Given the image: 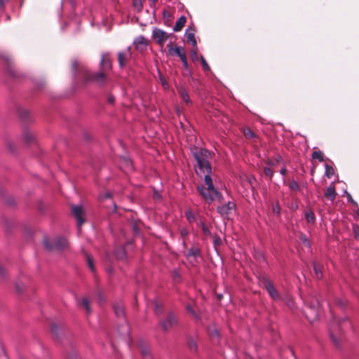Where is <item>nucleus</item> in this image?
Returning a JSON list of instances; mask_svg holds the SVG:
<instances>
[{
  "label": "nucleus",
  "mask_w": 359,
  "mask_h": 359,
  "mask_svg": "<svg viewBox=\"0 0 359 359\" xmlns=\"http://www.w3.org/2000/svg\"><path fill=\"white\" fill-rule=\"evenodd\" d=\"M194 156L197 163L196 172L198 175H204V184L198 187V190L203 198L208 203L212 202L215 199L222 201V195L213 185L212 180L210 176L212 168L209 162L210 153L206 149H200L194 154Z\"/></svg>",
  "instance_id": "f257e3e1"
},
{
  "label": "nucleus",
  "mask_w": 359,
  "mask_h": 359,
  "mask_svg": "<svg viewBox=\"0 0 359 359\" xmlns=\"http://www.w3.org/2000/svg\"><path fill=\"white\" fill-rule=\"evenodd\" d=\"M351 328V323L346 317L334 321L330 327V334L333 343L337 346H339L341 341V335Z\"/></svg>",
  "instance_id": "f03ea898"
},
{
  "label": "nucleus",
  "mask_w": 359,
  "mask_h": 359,
  "mask_svg": "<svg viewBox=\"0 0 359 359\" xmlns=\"http://www.w3.org/2000/svg\"><path fill=\"white\" fill-rule=\"evenodd\" d=\"M43 245L48 250H62L67 247L68 242L66 238L62 237H58L53 242H50L48 239L46 238L43 240Z\"/></svg>",
  "instance_id": "7ed1b4c3"
},
{
  "label": "nucleus",
  "mask_w": 359,
  "mask_h": 359,
  "mask_svg": "<svg viewBox=\"0 0 359 359\" xmlns=\"http://www.w3.org/2000/svg\"><path fill=\"white\" fill-rule=\"evenodd\" d=\"M217 212L224 218H229L236 213V205L233 201H229L225 204L219 205L217 208Z\"/></svg>",
  "instance_id": "20e7f679"
},
{
  "label": "nucleus",
  "mask_w": 359,
  "mask_h": 359,
  "mask_svg": "<svg viewBox=\"0 0 359 359\" xmlns=\"http://www.w3.org/2000/svg\"><path fill=\"white\" fill-rule=\"evenodd\" d=\"M172 34H167L165 31L155 28L152 32V37L155 42L158 44L161 48L163 46L165 41L171 36Z\"/></svg>",
  "instance_id": "39448f33"
},
{
  "label": "nucleus",
  "mask_w": 359,
  "mask_h": 359,
  "mask_svg": "<svg viewBox=\"0 0 359 359\" xmlns=\"http://www.w3.org/2000/svg\"><path fill=\"white\" fill-rule=\"evenodd\" d=\"M319 307L320 303L317 301L316 303L307 307L306 310L304 311L306 318L310 322H313L318 318L320 315Z\"/></svg>",
  "instance_id": "423d86ee"
},
{
  "label": "nucleus",
  "mask_w": 359,
  "mask_h": 359,
  "mask_svg": "<svg viewBox=\"0 0 359 359\" xmlns=\"http://www.w3.org/2000/svg\"><path fill=\"white\" fill-rule=\"evenodd\" d=\"M83 79L85 82L90 80H93L97 82L100 86H103L105 83V76L102 72H99L95 74H93L88 70H85Z\"/></svg>",
  "instance_id": "0eeeda50"
},
{
  "label": "nucleus",
  "mask_w": 359,
  "mask_h": 359,
  "mask_svg": "<svg viewBox=\"0 0 359 359\" xmlns=\"http://www.w3.org/2000/svg\"><path fill=\"white\" fill-rule=\"evenodd\" d=\"M201 257V252L198 248H191L189 249L188 252L187 254V258L188 259L189 263L195 266L198 264V258Z\"/></svg>",
  "instance_id": "6e6552de"
},
{
  "label": "nucleus",
  "mask_w": 359,
  "mask_h": 359,
  "mask_svg": "<svg viewBox=\"0 0 359 359\" xmlns=\"http://www.w3.org/2000/svg\"><path fill=\"white\" fill-rule=\"evenodd\" d=\"M72 212L75 219H76L77 228L80 230L82 224L84 222L83 218V209L80 205H72Z\"/></svg>",
  "instance_id": "1a4fd4ad"
},
{
  "label": "nucleus",
  "mask_w": 359,
  "mask_h": 359,
  "mask_svg": "<svg viewBox=\"0 0 359 359\" xmlns=\"http://www.w3.org/2000/svg\"><path fill=\"white\" fill-rule=\"evenodd\" d=\"M263 284L264 286V288L268 292L270 297L274 299L278 300L280 299V294L272 284V283L269 279H264Z\"/></svg>",
  "instance_id": "9d476101"
},
{
  "label": "nucleus",
  "mask_w": 359,
  "mask_h": 359,
  "mask_svg": "<svg viewBox=\"0 0 359 359\" xmlns=\"http://www.w3.org/2000/svg\"><path fill=\"white\" fill-rule=\"evenodd\" d=\"M167 47L168 48V54L171 56H177L181 58L186 56L185 49L182 46H176L173 47L172 46V43H170L167 45Z\"/></svg>",
  "instance_id": "9b49d317"
},
{
  "label": "nucleus",
  "mask_w": 359,
  "mask_h": 359,
  "mask_svg": "<svg viewBox=\"0 0 359 359\" xmlns=\"http://www.w3.org/2000/svg\"><path fill=\"white\" fill-rule=\"evenodd\" d=\"M133 45L136 50L143 51L147 46V40L144 36H139L134 39Z\"/></svg>",
  "instance_id": "f8f14e48"
},
{
  "label": "nucleus",
  "mask_w": 359,
  "mask_h": 359,
  "mask_svg": "<svg viewBox=\"0 0 359 359\" xmlns=\"http://www.w3.org/2000/svg\"><path fill=\"white\" fill-rule=\"evenodd\" d=\"M177 323V321L175 316L172 313H170L166 319L162 322V327L164 330H168L175 326Z\"/></svg>",
  "instance_id": "ddd939ff"
},
{
  "label": "nucleus",
  "mask_w": 359,
  "mask_h": 359,
  "mask_svg": "<svg viewBox=\"0 0 359 359\" xmlns=\"http://www.w3.org/2000/svg\"><path fill=\"white\" fill-rule=\"evenodd\" d=\"M337 193L335 191V187L333 184H331L327 189L325 192V196L326 198L333 202L336 198Z\"/></svg>",
  "instance_id": "4468645a"
},
{
  "label": "nucleus",
  "mask_w": 359,
  "mask_h": 359,
  "mask_svg": "<svg viewBox=\"0 0 359 359\" xmlns=\"http://www.w3.org/2000/svg\"><path fill=\"white\" fill-rule=\"evenodd\" d=\"M180 98L185 102L187 104H190L191 101L189 98V94L184 88L181 87L177 90Z\"/></svg>",
  "instance_id": "2eb2a0df"
},
{
  "label": "nucleus",
  "mask_w": 359,
  "mask_h": 359,
  "mask_svg": "<svg viewBox=\"0 0 359 359\" xmlns=\"http://www.w3.org/2000/svg\"><path fill=\"white\" fill-rule=\"evenodd\" d=\"M186 21L187 18L185 16L180 17L174 25L173 30L175 32H180L184 26Z\"/></svg>",
  "instance_id": "dca6fc26"
},
{
  "label": "nucleus",
  "mask_w": 359,
  "mask_h": 359,
  "mask_svg": "<svg viewBox=\"0 0 359 359\" xmlns=\"http://www.w3.org/2000/svg\"><path fill=\"white\" fill-rule=\"evenodd\" d=\"M100 65L102 66V68L104 69H110L111 67V63L110 60L108 58L107 55L102 54V59L100 61Z\"/></svg>",
  "instance_id": "f3484780"
},
{
  "label": "nucleus",
  "mask_w": 359,
  "mask_h": 359,
  "mask_svg": "<svg viewBox=\"0 0 359 359\" xmlns=\"http://www.w3.org/2000/svg\"><path fill=\"white\" fill-rule=\"evenodd\" d=\"M114 313L116 316L120 317V318L124 317V310H123V307L122 306V305L115 304L114 306Z\"/></svg>",
  "instance_id": "a211bd4d"
},
{
  "label": "nucleus",
  "mask_w": 359,
  "mask_h": 359,
  "mask_svg": "<svg viewBox=\"0 0 359 359\" xmlns=\"http://www.w3.org/2000/svg\"><path fill=\"white\" fill-rule=\"evenodd\" d=\"M187 41L188 43H191L193 47L196 46V40L195 39V35L192 32H186L185 34Z\"/></svg>",
  "instance_id": "6ab92c4d"
},
{
  "label": "nucleus",
  "mask_w": 359,
  "mask_h": 359,
  "mask_svg": "<svg viewBox=\"0 0 359 359\" xmlns=\"http://www.w3.org/2000/svg\"><path fill=\"white\" fill-rule=\"evenodd\" d=\"M184 215L189 223H194L196 219L195 214L191 210H187Z\"/></svg>",
  "instance_id": "aec40b11"
},
{
  "label": "nucleus",
  "mask_w": 359,
  "mask_h": 359,
  "mask_svg": "<svg viewBox=\"0 0 359 359\" xmlns=\"http://www.w3.org/2000/svg\"><path fill=\"white\" fill-rule=\"evenodd\" d=\"M314 272L316 274V277L318 279H321L323 278V272L321 266L317 263L313 264Z\"/></svg>",
  "instance_id": "412c9836"
},
{
  "label": "nucleus",
  "mask_w": 359,
  "mask_h": 359,
  "mask_svg": "<svg viewBox=\"0 0 359 359\" xmlns=\"http://www.w3.org/2000/svg\"><path fill=\"white\" fill-rule=\"evenodd\" d=\"M243 133L245 137L249 140L253 139L256 136L255 134L249 128H244L243 129Z\"/></svg>",
  "instance_id": "4be33fe9"
},
{
  "label": "nucleus",
  "mask_w": 359,
  "mask_h": 359,
  "mask_svg": "<svg viewBox=\"0 0 359 359\" xmlns=\"http://www.w3.org/2000/svg\"><path fill=\"white\" fill-rule=\"evenodd\" d=\"M305 219L308 223L313 224L316 221L314 213L312 211H309L305 213Z\"/></svg>",
  "instance_id": "5701e85b"
},
{
  "label": "nucleus",
  "mask_w": 359,
  "mask_h": 359,
  "mask_svg": "<svg viewBox=\"0 0 359 359\" xmlns=\"http://www.w3.org/2000/svg\"><path fill=\"white\" fill-rule=\"evenodd\" d=\"M208 332L212 338L215 337V338L218 339L219 337V332L215 327H208Z\"/></svg>",
  "instance_id": "b1692460"
},
{
  "label": "nucleus",
  "mask_w": 359,
  "mask_h": 359,
  "mask_svg": "<svg viewBox=\"0 0 359 359\" xmlns=\"http://www.w3.org/2000/svg\"><path fill=\"white\" fill-rule=\"evenodd\" d=\"M118 61L120 67H123L126 64V53L123 52H119L118 53Z\"/></svg>",
  "instance_id": "393cba45"
},
{
  "label": "nucleus",
  "mask_w": 359,
  "mask_h": 359,
  "mask_svg": "<svg viewBox=\"0 0 359 359\" xmlns=\"http://www.w3.org/2000/svg\"><path fill=\"white\" fill-rule=\"evenodd\" d=\"M115 256L119 259L126 258V253L123 248H120L115 252Z\"/></svg>",
  "instance_id": "a878e982"
},
{
  "label": "nucleus",
  "mask_w": 359,
  "mask_h": 359,
  "mask_svg": "<svg viewBox=\"0 0 359 359\" xmlns=\"http://www.w3.org/2000/svg\"><path fill=\"white\" fill-rule=\"evenodd\" d=\"M188 345L191 351L196 352L197 351V344L194 339L189 340Z\"/></svg>",
  "instance_id": "bb28decb"
},
{
  "label": "nucleus",
  "mask_w": 359,
  "mask_h": 359,
  "mask_svg": "<svg viewBox=\"0 0 359 359\" xmlns=\"http://www.w3.org/2000/svg\"><path fill=\"white\" fill-rule=\"evenodd\" d=\"M325 175L327 177L331 178L334 175V169L332 166L325 164Z\"/></svg>",
  "instance_id": "cd10ccee"
},
{
  "label": "nucleus",
  "mask_w": 359,
  "mask_h": 359,
  "mask_svg": "<svg viewBox=\"0 0 359 359\" xmlns=\"http://www.w3.org/2000/svg\"><path fill=\"white\" fill-rule=\"evenodd\" d=\"M81 304H82L83 307L85 309L86 311L88 313H90V304H89V302H88V299L86 298H83L82 299Z\"/></svg>",
  "instance_id": "c85d7f7f"
},
{
  "label": "nucleus",
  "mask_w": 359,
  "mask_h": 359,
  "mask_svg": "<svg viewBox=\"0 0 359 359\" xmlns=\"http://www.w3.org/2000/svg\"><path fill=\"white\" fill-rule=\"evenodd\" d=\"M312 157L314 159H318L319 161H323V154L320 151H316L313 152Z\"/></svg>",
  "instance_id": "c756f323"
},
{
  "label": "nucleus",
  "mask_w": 359,
  "mask_h": 359,
  "mask_svg": "<svg viewBox=\"0 0 359 359\" xmlns=\"http://www.w3.org/2000/svg\"><path fill=\"white\" fill-rule=\"evenodd\" d=\"M264 173L266 177H269L270 180H271L273 176V171L270 167H265L264 168Z\"/></svg>",
  "instance_id": "7c9ffc66"
},
{
  "label": "nucleus",
  "mask_w": 359,
  "mask_h": 359,
  "mask_svg": "<svg viewBox=\"0 0 359 359\" xmlns=\"http://www.w3.org/2000/svg\"><path fill=\"white\" fill-rule=\"evenodd\" d=\"M299 238L301 240V241L308 248H310L311 247V243H310V241L307 238V237L306 236V235H304V233H301L300 236H299Z\"/></svg>",
  "instance_id": "2f4dec72"
},
{
  "label": "nucleus",
  "mask_w": 359,
  "mask_h": 359,
  "mask_svg": "<svg viewBox=\"0 0 359 359\" xmlns=\"http://www.w3.org/2000/svg\"><path fill=\"white\" fill-rule=\"evenodd\" d=\"M201 65H202V67H203V70L204 71L210 70V67L203 56L201 57Z\"/></svg>",
  "instance_id": "473e14b6"
},
{
  "label": "nucleus",
  "mask_w": 359,
  "mask_h": 359,
  "mask_svg": "<svg viewBox=\"0 0 359 359\" xmlns=\"http://www.w3.org/2000/svg\"><path fill=\"white\" fill-rule=\"evenodd\" d=\"M191 58L193 61H197L198 60V53H197V49L195 47V48L192 49L191 50Z\"/></svg>",
  "instance_id": "72a5a7b5"
},
{
  "label": "nucleus",
  "mask_w": 359,
  "mask_h": 359,
  "mask_svg": "<svg viewBox=\"0 0 359 359\" xmlns=\"http://www.w3.org/2000/svg\"><path fill=\"white\" fill-rule=\"evenodd\" d=\"M87 262H88V267L90 269V270L93 272H94L95 271V266H94V264H93V261L92 258L89 255L87 256Z\"/></svg>",
  "instance_id": "f704fd0d"
},
{
  "label": "nucleus",
  "mask_w": 359,
  "mask_h": 359,
  "mask_svg": "<svg viewBox=\"0 0 359 359\" xmlns=\"http://www.w3.org/2000/svg\"><path fill=\"white\" fill-rule=\"evenodd\" d=\"M289 187L292 190H294V191H297L299 189V186L298 183L295 181H292V182H290Z\"/></svg>",
  "instance_id": "c9c22d12"
},
{
  "label": "nucleus",
  "mask_w": 359,
  "mask_h": 359,
  "mask_svg": "<svg viewBox=\"0 0 359 359\" xmlns=\"http://www.w3.org/2000/svg\"><path fill=\"white\" fill-rule=\"evenodd\" d=\"M201 228H202V230H203V233L205 235H210V231L208 229V226L203 222H201Z\"/></svg>",
  "instance_id": "e433bc0d"
},
{
  "label": "nucleus",
  "mask_w": 359,
  "mask_h": 359,
  "mask_svg": "<svg viewBox=\"0 0 359 359\" xmlns=\"http://www.w3.org/2000/svg\"><path fill=\"white\" fill-rule=\"evenodd\" d=\"M25 139L27 143H30L34 140V137L31 133H27L25 135Z\"/></svg>",
  "instance_id": "4c0bfd02"
},
{
  "label": "nucleus",
  "mask_w": 359,
  "mask_h": 359,
  "mask_svg": "<svg viewBox=\"0 0 359 359\" xmlns=\"http://www.w3.org/2000/svg\"><path fill=\"white\" fill-rule=\"evenodd\" d=\"M133 6L135 7L137 10H140L142 8V4L140 0H134L133 1Z\"/></svg>",
  "instance_id": "58836bf2"
},
{
  "label": "nucleus",
  "mask_w": 359,
  "mask_h": 359,
  "mask_svg": "<svg viewBox=\"0 0 359 359\" xmlns=\"http://www.w3.org/2000/svg\"><path fill=\"white\" fill-rule=\"evenodd\" d=\"M345 193H346V195H347L348 201L349 202H351L353 205H355V206H358V203H357V202H356V201H355L352 198L351 195L349 193H348L346 191H345Z\"/></svg>",
  "instance_id": "ea45409f"
},
{
  "label": "nucleus",
  "mask_w": 359,
  "mask_h": 359,
  "mask_svg": "<svg viewBox=\"0 0 359 359\" xmlns=\"http://www.w3.org/2000/svg\"><path fill=\"white\" fill-rule=\"evenodd\" d=\"M160 81L161 82L162 86L165 88H168L169 87V85H168V82L166 81L165 79L161 75H160Z\"/></svg>",
  "instance_id": "a19ab883"
},
{
  "label": "nucleus",
  "mask_w": 359,
  "mask_h": 359,
  "mask_svg": "<svg viewBox=\"0 0 359 359\" xmlns=\"http://www.w3.org/2000/svg\"><path fill=\"white\" fill-rule=\"evenodd\" d=\"M72 71L74 72V74H76V68L78 67V62L76 60H73L72 62Z\"/></svg>",
  "instance_id": "79ce46f5"
},
{
  "label": "nucleus",
  "mask_w": 359,
  "mask_h": 359,
  "mask_svg": "<svg viewBox=\"0 0 359 359\" xmlns=\"http://www.w3.org/2000/svg\"><path fill=\"white\" fill-rule=\"evenodd\" d=\"M180 60L182 62L184 68L187 69L188 68V62H187V57L184 56V57L181 58Z\"/></svg>",
  "instance_id": "37998d69"
},
{
  "label": "nucleus",
  "mask_w": 359,
  "mask_h": 359,
  "mask_svg": "<svg viewBox=\"0 0 359 359\" xmlns=\"http://www.w3.org/2000/svg\"><path fill=\"white\" fill-rule=\"evenodd\" d=\"M187 311H188L189 313H191L193 316H195L194 310V309L192 308V306H191L188 305V306H187Z\"/></svg>",
  "instance_id": "c03bdc74"
},
{
  "label": "nucleus",
  "mask_w": 359,
  "mask_h": 359,
  "mask_svg": "<svg viewBox=\"0 0 359 359\" xmlns=\"http://www.w3.org/2000/svg\"><path fill=\"white\" fill-rule=\"evenodd\" d=\"M181 236L185 237L188 235L189 232L186 229H182L180 231Z\"/></svg>",
  "instance_id": "a18cd8bd"
},
{
  "label": "nucleus",
  "mask_w": 359,
  "mask_h": 359,
  "mask_svg": "<svg viewBox=\"0 0 359 359\" xmlns=\"http://www.w3.org/2000/svg\"><path fill=\"white\" fill-rule=\"evenodd\" d=\"M273 211L277 215L280 214V207L278 205H276L273 207Z\"/></svg>",
  "instance_id": "49530a36"
},
{
  "label": "nucleus",
  "mask_w": 359,
  "mask_h": 359,
  "mask_svg": "<svg viewBox=\"0 0 359 359\" xmlns=\"http://www.w3.org/2000/svg\"><path fill=\"white\" fill-rule=\"evenodd\" d=\"M286 172H287V169L284 166L280 170V173L281 175H283V177L286 175Z\"/></svg>",
  "instance_id": "de8ad7c7"
},
{
  "label": "nucleus",
  "mask_w": 359,
  "mask_h": 359,
  "mask_svg": "<svg viewBox=\"0 0 359 359\" xmlns=\"http://www.w3.org/2000/svg\"><path fill=\"white\" fill-rule=\"evenodd\" d=\"M15 287H16V290L19 292H22L23 290V286H20V285L18 283H16Z\"/></svg>",
  "instance_id": "09e8293b"
},
{
  "label": "nucleus",
  "mask_w": 359,
  "mask_h": 359,
  "mask_svg": "<svg viewBox=\"0 0 359 359\" xmlns=\"http://www.w3.org/2000/svg\"><path fill=\"white\" fill-rule=\"evenodd\" d=\"M142 353L145 357L149 356V352L147 350H146V349H143L142 351Z\"/></svg>",
  "instance_id": "8fccbe9b"
},
{
  "label": "nucleus",
  "mask_w": 359,
  "mask_h": 359,
  "mask_svg": "<svg viewBox=\"0 0 359 359\" xmlns=\"http://www.w3.org/2000/svg\"><path fill=\"white\" fill-rule=\"evenodd\" d=\"M149 5L151 7L155 6L156 0H149Z\"/></svg>",
  "instance_id": "3c124183"
},
{
  "label": "nucleus",
  "mask_w": 359,
  "mask_h": 359,
  "mask_svg": "<svg viewBox=\"0 0 359 359\" xmlns=\"http://www.w3.org/2000/svg\"><path fill=\"white\" fill-rule=\"evenodd\" d=\"M156 313H161V309L160 308V306H158V304L157 303H156Z\"/></svg>",
  "instance_id": "603ef678"
},
{
  "label": "nucleus",
  "mask_w": 359,
  "mask_h": 359,
  "mask_svg": "<svg viewBox=\"0 0 359 359\" xmlns=\"http://www.w3.org/2000/svg\"><path fill=\"white\" fill-rule=\"evenodd\" d=\"M337 304H338L339 306H341V308H343V307L344 306V305H345V304H344V302H343V301H342V300H338V301H337Z\"/></svg>",
  "instance_id": "864d4df0"
},
{
  "label": "nucleus",
  "mask_w": 359,
  "mask_h": 359,
  "mask_svg": "<svg viewBox=\"0 0 359 359\" xmlns=\"http://www.w3.org/2000/svg\"><path fill=\"white\" fill-rule=\"evenodd\" d=\"M266 163L269 166H273L274 165V163L271 160L267 161Z\"/></svg>",
  "instance_id": "5fc2aeb1"
},
{
  "label": "nucleus",
  "mask_w": 359,
  "mask_h": 359,
  "mask_svg": "<svg viewBox=\"0 0 359 359\" xmlns=\"http://www.w3.org/2000/svg\"><path fill=\"white\" fill-rule=\"evenodd\" d=\"M6 0H0V7L3 8Z\"/></svg>",
  "instance_id": "6e6d98bb"
},
{
  "label": "nucleus",
  "mask_w": 359,
  "mask_h": 359,
  "mask_svg": "<svg viewBox=\"0 0 359 359\" xmlns=\"http://www.w3.org/2000/svg\"><path fill=\"white\" fill-rule=\"evenodd\" d=\"M104 197L105 198H111V194L108 192V193H107V194H104Z\"/></svg>",
  "instance_id": "4d7b16f0"
},
{
  "label": "nucleus",
  "mask_w": 359,
  "mask_h": 359,
  "mask_svg": "<svg viewBox=\"0 0 359 359\" xmlns=\"http://www.w3.org/2000/svg\"><path fill=\"white\" fill-rule=\"evenodd\" d=\"M114 97H109V102L110 103H113V102H114Z\"/></svg>",
  "instance_id": "13d9d810"
},
{
  "label": "nucleus",
  "mask_w": 359,
  "mask_h": 359,
  "mask_svg": "<svg viewBox=\"0 0 359 359\" xmlns=\"http://www.w3.org/2000/svg\"><path fill=\"white\" fill-rule=\"evenodd\" d=\"M126 163H127L128 165L132 166V163H131V161H130V160H127Z\"/></svg>",
  "instance_id": "bf43d9fd"
},
{
  "label": "nucleus",
  "mask_w": 359,
  "mask_h": 359,
  "mask_svg": "<svg viewBox=\"0 0 359 359\" xmlns=\"http://www.w3.org/2000/svg\"><path fill=\"white\" fill-rule=\"evenodd\" d=\"M55 328H56V326H55V325L52 326V330H54V329H55Z\"/></svg>",
  "instance_id": "052dcab7"
},
{
  "label": "nucleus",
  "mask_w": 359,
  "mask_h": 359,
  "mask_svg": "<svg viewBox=\"0 0 359 359\" xmlns=\"http://www.w3.org/2000/svg\"><path fill=\"white\" fill-rule=\"evenodd\" d=\"M357 215H358V217H359V209H358V210H357Z\"/></svg>",
  "instance_id": "680f3d73"
},
{
  "label": "nucleus",
  "mask_w": 359,
  "mask_h": 359,
  "mask_svg": "<svg viewBox=\"0 0 359 359\" xmlns=\"http://www.w3.org/2000/svg\"><path fill=\"white\" fill-rule=\"evenodd\" d=\"M126 332L128 333V327H126Z\"/></svg>",
  "instance_id": "e2e57ef3"
},
{
  "label": "nucleus",
  "mask_w": 359,
  "mask_h": 359,
  "mask_svg": "<svg viewBox=\"0 0 359 359\" xmlns=\"http://www.w3.org/2000/svg\"><path fill=\"white\" fill-rule=\"evenodd\" d=\"M215 243H218V241H216V239L214 240Z\"/></svg>",
  "instance_id": "0e129e2a"
},
{
  "label": "nucleus",
  "mask_w": 359,
  "mask_h": 359,
  "mask_svg": "<svg viewBox=\"0 0 359 359\" xmlns=\"http://www.w3.org/2000/svg\"><path fill=\"white\" fill-rule=\"evenodd\" d=\"M215 243H218V241H216V239L214 240Z\"/></svg>",
  "instance_id": "69168bd1"
},
{
  "label": "nucleus",
  "mask_w": 359,
  "mask_h": 359,
  "mask_svg": "<svg viewBox=\"0 0 359 359\" xmlns=\"http://www.w3.org/2000/svg\"><path fill=\"white\" fill-rule=\"evenodd\" d=\"M355 236H359V233H355Z\"/></svg>",
  "instance_id": "338daca9"
},
{
  "label": "nucleus",
  "mask_w": 359,
  "mask_h": 359,
  "mask_svg": "<svg viewBox=\"0 0 359 359\" xmlns=\"http://www.w3.org/2000/svg\"><path fill=\"white\" fill-rule=\"evenodd\" d=\"M355 236H359V233H355Z\"/></svg>",
  "instance_id": "774afa93"
}]
</instances>
